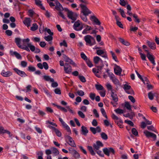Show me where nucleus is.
I'll return each instance as SVG.
<instances>
[{"instance_id":"nucleus-1","label":"nucleus","mask_w":159,"mask_h":159,"mask_svg":"<svg viewBox=\"0 0 159 159\" xmlns=\"http://www.w3.org/2000/svg\"><path fill=\"white\" fill-rule=\"evenodd\" d=\"M84 39L87 45L92 46L95 44V41L94 39L90 35H87L84 37Z\"/></svg>"},{"instance_id":"nucleus-2","label":"nucleus","mask_w":159,"mask_h":159,"mask_svg":"<svg viewBox=\"0 0 159 159\" xmlns=\"http://www.w3.org/2000/svg\"><path fill=\"white\" fill-rule=\"evenodd\" d=\"M74 23L73 27L75 30L76 31H80L82 30L83 28L84 24L80 20H78Z\"/></svg>"},{"instance_id":"nucleus-3","label":"nucleus","mask_w":159,"mask_h":159,"mask_svg":"<svg viewBox=\"0 0 159 159\" xmlns=\"http://www.w3.org/2000/svg\"><path fill=\"white\" fill-rule=\"evenodd\" d=\"M80 6L81 9V12L84 16H88L92 13V12L87 8L86 5L81 3L80 5Z\"/></svg>"},{"instance_id":"nucleus-4","label":"nucleus","mask_w":159,"mask_h":159,"mask_svg":"<svg viewBox=\"0 0 159 159\" xmlns=\"http://www.w3.org/2000/svg\"><path fill=\"white\" fill-rule=\"evenodd\" d=\"M102 150L104 154L107 156H109L110 154H114L115 153V151L112 148H103Z\"/></svg>"},{"instance_id":"nucleus-5","label":"nucleus","mask_w":159,"mask_h":159,"mask_svg":"<svg viewBox=\"0 0 159 159\" xmlns=\"http://www.w3.org/2000/svg\"><path fill=\"white\" fill-rule=\"evenodd\" d=\"M67 16L69 19L72 20L71 23H73L75 22V21L76 20L78 15L76 13H74L71 11H69L67 13Z\"/></svg>"},{"instance_id":"nucleus-6","label":"nucleus","mask_w":159,"mask_h":159,"mask_svg":"<svg viewBox=\"0 0 159 159\" xmlns=\"http://www.w3.org/2000/svg\"><path fill=\"white\" fill-rule=\"evenodd\" d=\"M67 16L69 19L72 20L71 23H73L75 22V21L76 20L78 15L76 13H74L71 11H69L67 13Z\"/></svg>"},{"instance_id":"nucleus-7","label":"nucleus","mask_w":159,"mask_h":159,"mask_svg":"<svg viewBox=\"0 0 159 159\" xmlns=\"http://www.w3.org/2000/svg\"><path fill=\"white\" fill-rule=\"evenodd\" d=\"M103 146V144L99 141H97L95 143H94L93 145V147L95 151L98 150L100 148Z\"/></svg>"},{"instance_id":"nucleus-8","label":"nucleus","mask_w":159,"mask_h":159,"mask_svg":"<svg viewBox=\"0 0 159 159\" xmlns=\"http://www.w3.org/2000/svg\"><path fill=\"white\" fill-rule=\"evenodd\" d=\"M71 66L68 63H65L64 66V70L66 74H70L72 71Z\"/></svg>"},{"instance_id":"nucleus-9","label":"nucleus","mask_w":159,"mask_h":159,"mask_svg":"<svg viewBox=\"0 0 159 159\" xmlns=\"http://www.w3.org/2000/svg\"><path fill=\"white\" fill-rule=\"evenodd\" d=\"M13 70L16 73L21 77H24L27 76L25 72L20 70L17 68H14Z\"/></svg>"},{"instance_id":"nucleus-10","label":"nucleus","mask_w":159,"mask_h":159,"mask_svg":"<svg viewBox=\"0 0 159 159\" xmlns=\"http://www.w3.org/2000/svg\"><path fill=\"white\" fill-rule=\"evenodd\" d=\"M115 66V67L114 68V71L115 74L117 75H120L122 71V69L119 66L116 65Z\"/></svg>"},{"instance_id":"nucleus-11","label":"nucleus","mask_w":159,"mask_h":159,"mask_svg":"<svg viewBox=\"0 0 159 159\" xmlns=\"http://www.w3.org/2000/svg\"><path fill=\"white\" fill-rule=\"evenodd\" d=\"M144 133L145 134V135L147 137H152L154 139H156L157 137L156 135L152 133H151L148 131L146 130L144 131Z\"/></svg>"},{"instance_id":"nucleus-12","label":"nucleus","mask_w":159,"mask_h":159,"mask_svg":"<svg viewBox=\"0 0 159 159\" xmlns=\"http://www.w3.org/2000/svg\"><path fill=\"white\" fill-rule=\"evenodd\" d=\"M55 3L56 4L55 8L57 10L61 11L64 10L62 6L57 0Z\"/></svg>"},{"instance_id":"nucleus-13","label":"nucleus","mask_w":159,"mask_h":159,"mask_svg":"<svg viewBox=\"0 0 159 159\" xmlns=\"http://www.w3.org/2000/svg\"><path fill=\"white\" fill-rule=\"evenodd\" d=\"M104 66V64H102L101 66H97V69L96 68H93L92 70L93 72L95 74L99 73V71L102 69Z\"/></svg>"},{"instance_id":"nucleus-14","label":"nucleus","mask_w":159,"mask_h":159,"mask_svg":"<svg viewBox=\"0 0 159 159\" xmlns=\"http://www.w3.org/2000/svg\"><path fill=\"white\" fill-rule=\"evenodd\" d=\"M66 137L70 142V143H69V145L72 147H76V144L72 138L68 135Z\"/></svg>"},{"instance_id":"nucleus-15","label":"nucleus","mask_w":159,"mask_h":159,"mask_svg":"<svg viewBox=\"0 0 159 159\" xmlns=\"http://www.w3.org/2000/svg\"><path fill=\"white\" fill-rule=\"evenodd\" d=\"M1 75L4 77H8L12 75V73L10 71H5L3 70L1 73Z\"/></svg>"},{"instance_id":"nucleus-16","label":"nucleus","mask_w":159,"mask_h":159,"mask_svg":"<svg viewBox=\"0 0 159 159\" xmlns=\"http://www.w3.org/2000/svg\"><path fill=\"white\" fill-rule=\"evenodd\" d=\"M90 19L92 21H93L96 25H101V22L95 16H91Z\"/></svg>"},{"instance_id":"nucleus-17","label":"nucleus","mask_w":159,"mask_h":159,"mask_svg":"<svg viewBox=\"0 0 159 159\" xmlns=\"http://www.w3.org/2000/svg\"><path fill=\"white\" fill-rule=\"evenodd\" d=\"M147 57L149 60L154 65L156 64L154 60L155 58L152 55L150 54V53H148V54H147Z\"/></svg>"},{"instance_id":"nucleus-18","label":"nucleus","mask_w":159,"mask_h":159,"mask_svg":"<svg viewBox=\"0 0 159 159\" xmlns=\"http://www.w3.org/2000/svg\"><path fill=\"white\" fill-rule=\"evenodd\" d=\"M147 43L148 46L152 49H155L156 48V44L155 43L147 41Z\"/></svg>"},{"instance_id":"nucleus-19","label":"nucleus","mask_w":159,"mask_h":159,"mask_svg":"<svg viewBox=\"0 0 159 159\" xmlns=\"http://www.w3.org/2000/svg\"><path fill=\"white\" fill-rule=\"evenodd\" d=\"M52 153L53 154V156H58L59 154V152L56 148L53 147L51 148Z\"/></svg>"},{"instance_id":"nucleus-20","label":"nucleus","mask_w":159,"mask_h":159,"mask_svg":"<svg viewBox=\"0 0 159 159\" xmlns=\"http://www.w3.org/2000/svg\"><path fill=\"white\" fill-rule=\"evenodd\" d=\"M111 96L112 98V100L115 102H116L118 101V98L117 96L116 93H115L113 91L111 92Z\"/></svg>"},{"instance_id":"nucleus-21","label":"nucleus","mask_w":159,"mask_h":159,"mask_svg":"<svg viewBox=\"0 0 159 159\" xmlns=\"http://www.w3.org/2000/svg\"><path fill=\"white\" fill-rule=\"evenodd\" d=\"M31 22V20L30 18H25V19L23 21L24 24L27 26V27H29L30 26Z\"/></svg>"},{"instance_id":"nucleus-22","label":"nucleus","mask_w":159,"mask_h":159,"mask_svg":"<svg viewBox=\"0 0 159 159\" xmlns=\"http://www.w3.org/2000/svg\"><path fill=\"white\" fill-rule=\"evenodd\" d=\"M85 27H86L85 29L82 32L83 34H86L88 33V31L92 29L91 27L87 25H85Z\"/></svg>"},{"instance_id":"nucleus-23","label":"nucleus","mask_w":159,"mask_h":159,"mask_svg":"<svg viewBox=\"0 0 159 159\" xmlns=\"http://www.w3.org/2000/svg\"><path fill=\"white\" fill-rule=\"evenodd\" d=\"M11 54L12 55H15L18 59H21V55L16 52L10 51Z\"/></svg>"},{"instance_id":"nucleus-24","label":"nucleus","mask_w":159,"mask_h":159,"mask_svg":"<svg viewBox=\"0 0 159 159\" xmlns=\"http://www.w3.org/2000/svg\"><path fill=\"white\" fill-rule=\"evenodd\" d=\"M81 131L82 134L86 135L88 133L89 131L86 127L84 126H81Z\"/></svg>"},{"instance_id":"nucleus-25","label":"nucleus","mask_w":159,"mask_h":159,"mask_svg":"<svg viewBox=\"0 0 159 159\" xmlns=\"http://www.w3.org/2000/svg\"><path fill=\"white\" fill-rule=\"evenodd\" d=\"M120 41L123 45L126 46H128L130 45V43L127 41L123 39L120 38H119Z\"/></svg>"},{"instance_id":"nucleus-26","label":"nucleus","mask_w":159,"mask_h":159,"mask_svg":"<svg viewBox=\"0 0 159 159\" xmlns=\"http://www.w3.org/2000/svg\"><path fill=\"white\" fill-rule=\"evenodd\" d=\"M21 41V39L19 38H16L15 39V42L18 47L20 48V46H22L20 45V43Z\"/></svg>"},{"instance_id":"nucleus-27","label":"nucleus","mask_w":159,"mask_h":159,"mask_svg":"<svg viewBox=\"0 0 159 159\" xmlns=\"http://www.w3.org/2000/svg\"><path fill=\"white\" fill-rule=\"evenodd\" d=\"M73 157L75 159H78L80 157V155L79 153L76 151H74V152L71 154Z\"/></svg>"},{"instance_id":"nucleus-28","label":"nucleus","mask_w":159,"mask_h":159,"mask_svg":"<svg viewBox=\"0 0 159 159\" xmlns=\"http://www.w3.org/2000/svg\"><path fill=\"white\" fill-rule=\"evenodd\" d=\"M65 61L66 62H68L70 64L73 66H76L75 63L72 61V60L70 59L68 57L66 58V59L65 60Z\"/></svg>"},{"instance_id":"nucleus-29","label":"nucleus","mask_w":159,"mask_h":159,"mask_svg":"<svg viewBox=\"0 0 159 159\" xmlns=\"http://www.w3.org/2000/svg\"><path fill=\"white\" fill-rule=\"evenodd\" d=\"M89 151L90 154L92 156H95V153L93 149V147L91 146H88L87 147Z\"/></svg>"},{"instance_id":"nucleus-30","label":"nucleus","mask_w":159,"mask_h":159,"mask_svg":"<svg viewBox=\"0 0 159 159\" xmlns=\"http://www.w3.org/2000/svg\"><path fill=\"white\" fill-rule=\"evenodd\" d=\"M44 79L47 81H50L51 82H54V79L51 78L49 76L45 75L43 76Z\"/></svg>"},{"instance_id":"nucleus-31","label":"nucleus","mask_w":159,"mask_h":159,"mask_svg":"<svg viewBox=\"0 0 159 159\" xmlns=\"http://www.w3.org/2000/svg\"><path fill=\"white\" fill-rule=\"evenodd\" d=\"M115 122L120 128H122L123 127L122 125L123 121L120 119L117 121L115 120Z\"/></svg>"},{"instance_id":"nucleus-32","label":"nucleus","mask_w":159,"mask_h":159,"mask_svg":"<svg viewBox=\"0 0 159 159\" xmlns=\"http://www.w3.org/2000/svg\"><path fill=\"white\" fill-rule=\"evenodd\" d=\"M38 28V26L37 24L34 23L33 24L32 26L31 27L30 30L32 31H34L37 30Z\"/></svg>"},{"instance_id":"nucleus-33","label":"nucleus","mask_w":159,"mask_h":159,"mask_svg":"<svg viewBox=\"0 0 159 159\" xmlns=\"http://www.w3.org/2000/svg\"><path fill=\"white\" fill-rule=\"evenodd\" d=\"M44 39L47 41H51L53 39V37L52 36L49 35L47 36H45Z\"/></svg>"},{"instance_id":"nucleus-34","label":"nucleus","mask_w":159,"mask_h":159,"mask_svg":"<svg viewBox=\"0 0 159 159\" xmlns=\"http://www.w3.org/2000/svg\"><path fill=\"white\" fill-rule=\"evenodd\" d=\"M155 93L153 94L152 92H149L148 94V98L150 100H152L153 99L154 97L155 96Z\"/></svg>"},{"instance_id":"nucleus-35","label":"nucleus","mask_w":159,"mask_h":159,"mask_svg":"<svg viewBox=\"0 0 159 159\" xmlns=\"http://www.w3.org/2000/svg\"><path fill=\"white\" fill-rule=\"evenodd\" d=\"M111 80H112V82L114 83L115 84H119V80L116 78H115V77L112 78V79H111Z\"/></svg>"},{"instance_id":"nucleus-36","label":"nucleus","mask_w":159,"mask_h":159,"mask_svg":"<svg viewBox=\"0 0 159 159\" xmlns=\"http://www.w3.org/2000/svg\"><path fill=\"white\" fill-rule=\"evenodd\" d=\"M110 53L111 54L113 59H114L116 61L118 62V61L117 60V57L115 55V53L112 51H111Z\"/></svg>"},{"instance_id":"nucleus-37","label":"nucleus","mask_w":159,"mask_h":159,"mask_svg":"<svg viewBox=\"0 0 159 159\" xmlns=\"http://www.w3.org/2000/svg\"><path fill=\"white\" fill-rule=\"evenodd\" d=\"M100 60H101V59L98 56H96L94 57L93 61L96 64H98L100 61Z\"/></svg>"},{"instance_id":"nucleus-38","label":"nucleus","mask_w":159,"mask_h":159,"mask_svg":"<svg viewBox=\"0 0 159 159\" xmlns=\"http://www.w3.org/2000/svg\"><path fill=\"white\" fill-rule=\"evenodd\" d=\"M57 135L59 137H60L61 136V132L57 129H56L54 130Z\"/></svg>"},{"instance_id":"nucleus-39","label":"nucleus","mask_w":159,"mask_h":159,"mask_svg":"<svg viewBox=\"0 0 159 159\" xmlns=\"http://www.w3.org/2000/svg\"><path fill=\"white\" fill-rule=\"evenodd\" d=\"M56 106L58 108L60 109L63 111L65 112H67V110L64 107L58 105H56Z\"/></svg>"},{"instance_id":"nucleus-40","label":"nucleus","mask_w":159,"mask_h":159,"mask_svg":"<svg viewBox=\"0 0 159 159\" xmlns=\"http://www.w3.org/2000/svg\"><path fill=\"white\" fill-rule=\"evenodd\" d=\"M95 87L97 90H102L104 89L103 87L101 84H96Z\"/></svg>"},{"instance_id":"nucleus-41","label":"nucleus","mask_w":159,"mask_h":159,"mask_svg":"<svg viewBox=\"0 0 159 159\" xmlns=\"http://www.w3.org/2000/svg\"><path fill=\"white\" fill-rule=\"evenodd\" d=\"M27 45L31 51L34 52L35 51V48L34 46L31 45L30 43H28Z\"/></svg>"},{"instance_id":"nucleus-42","label":"nucleus","mask_w":159,"mask_h":159,"mask_svg":"<svg viewBox=\"0 0 159 159\" xmlns=\"http://www.w3.org/2000/svg\"><path fill=\"white\" fill-rule=\"evenodd\" d=\"M28 70L30 72H34L36 70V68L32 66H30L28 67Z\"/></svg>"},{"instance_id":"nucleus-43","label":"nucleus","mask_w":159,"mask_h":159,"mask_svg":"<svg viewBox=\"0 0 159 159\" xmlns=\"http://www.w3.org/2000/svg\"><path fill=\"white\" fill-rule=\"evenodd\" d=\"M101 135L102 138L104 140H107L108 139L107 135L104 132L102 133Z\"/></svg>"},{"instance_id":"nucleus-44","label":"nucleus","mask_w":159,"mask_h":159,"mask_svg":"<svg viewBox=\"0 0 159 159\" xmlns=\"http://www.w3.org/2000/svg\"><path fill=\"white\" fill-rule=\"evenodd\" d=\"M97 154L100 157H104V154L101 151L99 150H96V151H95Z\"/></svg>"},{"instance_id":"nucleus-45","label":"nucleus","mask_w":159,"mask_h":159,"mask_svg":"<svg viewBox=\"0 0 159 159\" xmlns=\"http://www.w3.org/2000/svg\"><path fill=\"white\" fill-rule=\"evenodd\" d=\"M115 111L118 114H121L124 113V111L123 110L119 108L115 109Z\"/></svg>"},{"instance_id":"nucleus-46","label":"nucleus","mask_w":159,"mask_h":159,"mask_svg":"<svg viewBox=\"0 0 159 159\" xmlns=\"http://www.w3.org/2000/svg\"><path fill=\"white\" fill-rule=\"evenodd\" d=\"M86 64L88 66L90 67H91L93 66V65L92 62L90 61L89 59H88L85 61Z\"/></svg>"},{"instance_id":"nucleus-47","label":"nucleus","mask_w":159,"mask_h":159,"mask_svg":"<svg viewBox=\"0 0 159 159\" xmlns=\"http://www.w3.org/2000/svg\"><path fill=\"white\" fill-rule=\"evenodd\" d=\"M125 107L128 110H131V105L128 102H125Z\"/></svg>"},{"instance_id":"nucleus-48","label":"nucleus","mask_w":159,"mask_h":159,"mask_svg":"<svg viewBox=\"0 0 159 159\" xmlns=\"http://www.w3.org/2000/svg\"><path fill=\"white\" fill-rule=\"evenodd\" d=\"M131 87L128 84H125L124 87V89L125 91L131 89Z\"/></svg>"},{"instance_id":"nucleus-49","label":"nucleus","mask_w":159,"mask_h":159,"mask_svg":"<svg viewBox=\"0 0 159 159\" xmlns=\"http://www.w3.org/2000/svg\"><path fill=\"white\" fill-rule=\"evenodd\" d=\"M147 129L149 130H152L153 132H156L155 129L152 125L148 126L147 127Z\"/></svg>"},{"instance_id":"nucleus-50","label":"nucleus","mask_w":159,"mask_h":159,"mask_svg":"<svg viewBox=\"0 0 159 159\" xmlns=\"http://www.w3.org/2000/svg\"><path fill=\"white\" fill-rule=\"evenodd\" d=\"M101 111L103 116L105 117L107 119V117L106 115V112L104 109L102 108L101 109Z\"/></svg>"},{"instance_id":"nucleus-51","label":"nucleus","mask_w":159,"mask_h":159,"mask_svg":"<svg viewBox=\"0 0 159 159\" xmlns=\"http://www.w3.org/2000/svg\"><path fill=\"white\" fill-rule=\"evenodd\" d=\"M78 77L80 80L82 82H86V80L85 77L83 76L79 75Z\"/></svg>"},{"instance_id":"nucleus-52","label":"nucleus","mask_w":159,"mask_h":159,"mask_svg":"<svg viewBox=\"0 0 159 159\" xmlns=\"http://www.w3.org/2000/svg\"><path fill=\"white\" fill-rule=\"evenodd\" d=\"M44 31H46L47 33L50 34L49 35L52 36L53 34V33L51 32V30L49 29H48L47 28H45L44 29Z\"/></svg>"},{"instance_id":"nucleus-53","label":"nucleus","mask_w":159,"mask_h":159,"mask_svg":"<svg viewBox=\"0 0 159 159\" xmlns=\"http://www.w3.org/2000/svg\"><path fill=\"white\" fill-rule=\"evenodd\" d=\"M54 92L56 94L60 95L61 94V91L59 88H57L54 90Z\"/></svg>"},{"instance_id":"nucleus-54","label":"nucleus","mask_w":159,"mask_h":159,"mask_svg":"<svg viewBox=\"0 0 159 159\" xmlns=\"http://www.w3.org/2000/svg\"><path fill=\"white\" fill-rule=\"evenodd\" d=\"M78 114L79 116L82 118H84L85 117V115L83 113V112L81 111H79L78 112Z\"/></svg>"},{"instance_id":"nucleus-55","label":"nucleus","mask_w":159,"mask_h":159,"mask_svg":"<svg viewBox=\"0 0 159 159\" xmlns=\"http://www.w3.org/2000/svg\"><path fill=\"white\" fill-rule=\"evenodd\" d=\"M80 56L85 61L88 59L86 55L83 52L81 53Z\"/></svg>"},{"instance_id":"nucleus-56","label":"nucleus","mask_w":159,"mask_h":159,"mask_svg":"<svg viewBox=\"0 0 159 159\" xmlns=\"http://www.w3.org/2000/svg\"><path fill=\"white\" fill-rule=\"evenodd\" d=\"M133 17L135 19V21L139 23L140 22V20L138 18V16L135 14H133Z\"/></svg>"},{"instance_id":"nucleus-57","label":"nucleus","mask_w":159,"mask_h":159,"mask_svg":"<svg viewBox=\"0 0 159 159\" xmlns=\"http://www.w3.org/2000/svg\"><path fill=\"white\" fill-rule=\"evenodd\" d=\"M125 122L131 126H133L134 125L133 123L131 120H125Z\"/></svg>"},{"instance_id":"nucleus-58","label":"nucleus","mask_w":159,"mask_h":159,"mask_svg":"<svg viewBox=\"0 0 159 159\" xmlns=\"http://www.w3.org/2000/svg\"><path fill=\"white\" fill-rule=\"evenodd\" d=\"M119 10L121 15L123 17L125 18L126 17L125 15V13L124 10L121 9V8L119 9Z\"/></svg>"},{"instance_id":"nucleus-59","label":"nucleus","mask_w":159,"mask_h":159,"mask_svg":"<svg viewBox=\"0 0 159 159\" xmlns=\"http://www.w3.org/2000/svg\"><path fill=\"white\" fill-rule=\"evenodd\" d=\"M132 134L135 136L138 135V132L135 128H132Z\"/></svg>"},{"instance_id":"nucleus-60","label":"nucleus","mask_w":159,"mask_h":159,"mask_svg":"<svg viewBox=\"0 0 159 159\" xmlns=\"http://www.w3.org/2000/svg\"><path fill=\"white\" fill-rule=\"evenodd\" d=\"M20 64L22 67H25L27 66V63L25 61H22L21 62Z\"/></svg>"},{"instance_id":"nucleus-61","label":"nucleus","mask_w":159,"mask_h":159,"mask_svg":"<svg viewBox=\"0 0 159 159\" xmlns=\"http://www.w3.org/2000/svg\"><path fill=\"white\" fill-rule=\"evenodd\" d=\"M127 3L124 0H120V4L123 6H125Z\"/></svg>"},{"instance_id":"nucleus-62","label":"nucleus","mask_w":159,"mask_h":159,"mask_svg":"<svg viewBox=\"0 0 159 159\" xmlns=\"http://www.w3.org/2000/svg\"><path fill=\"white\" fill-rule=\"evenodd\" d=\"M104 52H105L103 50H97L96 53L98 55L101 56L104 53Z\"/></svg>"},{"instance_id":"nucleus-63","label":"nucleus","mask_w":159,"mask_h":159,"mask_svg":"<svg viewBox=\"0 0 159 159\" xmlns=\"http://www.w3.org/2000/svg\"><path fill=\"white\" fill-rule=\"evenodd\" d=\"M139 54L140 55L143 61H146V60L145 55L143 53L140 52Z\"/></svg>"},{"instance_id":"nucleus-64","label":"nucleus","mask_w":159,"mask_h":159,"mask_svg":"<svg viewBox=\"0 0 159 159\" xmlns=\"http://www.w3.org/2000/svg\"><path fill=\"white\" fill-rule=\"evenodd\" d=\"M95 94L94 93H91L89 94V97L92 100H93L95 99Z\"/></svg>"}]
</instances>
